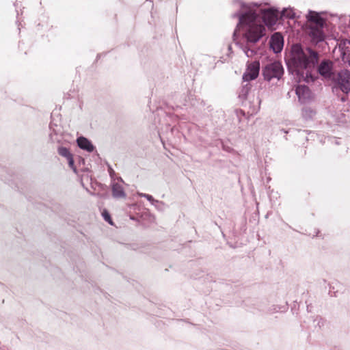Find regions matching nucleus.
Wrapping results in <instances>:
<instances>
[{
    "label": "nucleus",
    "mask_w": 350,
    "mask_h": 350,
    "mask_svg": "<svg viewBox=\"0 0 350 350\" xmlns=\"http://www.w3.org/2000/svg\"><path fill=\"white\" fill-rule=\"evenodd\" d=\"M240 11L235 14L239 23L234 34L239 36L237 44L247 57H252L258 53L256 44L265 36L266 29L261 18L258 16L255 5H245L243 1H236Z\"/></svg>",
    "instance_id": "nucleus-1"
},
{
    "label": "nucleus",
    "mask_w": 350,
    "mask_h": 350,
    "mask_svg": "<svg viewBox=\"0 0 350 350\" xmlns=\"http://www.w3.org/2000/svg\"><path fill=\"white\" fill-rule=\"evenodd\" d=\"M318 59L317 52L309 48H303L299 44H293L285 56L290 72L296 75L299 81L308 83L314 79L313 71Z\"/></svg>",
    "instance_id": "nucleus-2"
},
{
    "label": "nucleus",
    "mask_w": 350,
    "mask_h": 350,
    "mask_svg": "<svg viewBox=\"0 0 350 350\" xmlns=\"http://www.w3.org/2000/svg\"><path fill=\"white\" fill-rule=\"evenodd\" d=\"M245 5H255V10H257L258 16L260 17V14L262 15V18L264 23L269 27L275 25L278 19L279 11L274 8H265L266 3H245Z\"/></svg>",
    "instance_id": "nucleus-3"
},
{
    "label": "nucleus",
    "mask_w": 350,
    "mask_h": 350,
    "mask_svg": "<svg viewBox=\"0 0 350 350\" xmlns=\"http://www.w3.org/2000/svg\"><path fill=\"white\" fill-rule=\"evenodd\" d=\"M283 72L282 64L277 62L267 64L262 70L265 79L269 81L273 79H280Z\"/></svg>",
    "instance_id": "nucleus-4"
},
{
    "label": "nucleus",
    "mask_w": 350,
    "mask_h": 350,
    "mask_svg": "<svg viewBox=\"0 0 350 350\" xmlns=\"http://www.w3.org/2000/svg\"><path fill=\"white\" fill-rule=\"evenodd\" d=\"M345 93L350 91V72L347 70L334 75L330 79Z\"/></svg>",
    "instance_id": "nucleus-5"
},
{
    "label": "nucleus",
    "mask_w": 350,
    "mask_h": 350,
    "mask_svg": "<svg viewBox=\"0 0 350 350\" xmlns=\"http://www.w3.org/2000/svg\"><path fill=\"white\" fill-rule=\"evenodd\" d=\"M260 70L259 62H254L247 64V69L243 75V79L245 81H250L256 79Z\"/></svg>",
    "instance_id": "nucleus-6"
},
{
    "label": "nucleus",
    "mask_w": 350,
    "mask_h": 350,
    "mask_svg": "<svg viewBox=\"0 0 350 350\" xmlns=\"http://www.w3.org/2000/svg\"><path fill=\"white\" fill-rule=\"evenodd\" d=\"M295 93L298 97V100L301 103H306L312 98V93L309 88L304 85H299L296 88Z\"/></svg>",
    "instance_id": "nucleus-7"
},
{
    "label": "nucleus",
    "mask_w": 350,
    "mask_h": 350,
    "mask_svg": "<svg viewBox=\"0 0 350 350\" xmlns=\"http://www.w3.org/2000/svg\"><path fill=\"white\" fill-rule=\"evenodd\" d=\"M323 27H319L318 25H309L308 34L312 42L317 43L324 40L325 34L323 31Z\"/></svg>",
    "instance_id": "nucleus-8"
},
{
    "label": "nucleus",
    "mask_w": 350,
    "mask_h": 350,
    "mask_svg": "<svg viewBox=\"0 0 350 350\" xmlns=\"http://www.w3.org/2000/svg\"><path fill=\"white\" fill-rule=\"evenodd\" d=\"M270 47L274 51L278 53L281 52L284 46V39L281 33H275L270 39Z\"/></svg>",
    "instance_id": "nucleus-9"
},
{
    "label": "nucleus",
    "mask_w": 350,
    "mask_h": 350,
    "mask_svg": "<svg viewBox=\"0 0 350 350\" xmlns=\"http://www.w3.org/2000/svg\"><path fill=\"white\" fill-rule=\"evenodd\" d=\"M318 71L324 78L331 79L334 73L332 72V63L329 61H323L318 68Z\"/></svg>",
    "instance_id": "nucleus-10"
},
{
    "label": "nucleus",
    "mask_w": 350,
    "mask_h": 350,
    "mask_svg": "<svg viewBox=\"0 0 350 350\" xmlns=\"http://www.w3.org/2000/svg\"><path fill=\"white\" fill-rule=\"evenodd\" d=\"M307 21L310 23V25H312L314 26L318 25L319 27H323L324 20L321 16L320 14L310 10L306 15Z\"/></svg>",
    "instance_id": "nucleus-11"
},
{
    "label": "nucleus",
    "mask_w": 350,
    "mask_h": 350,
    "mask_svg": "<svg viewBox=\"0 0 350 350\" xmlns=\"http://www.w3.org/2000/svg\"><path fill=\"white\" fill-rule=\"evenodd\" d=\"M78 146L88 152H92L94 150V146L92 142L84 137H79L77 139Z\"/></svg>",
    "instance_id": "nucleus-12"
},
{
    "label": "nucleus",
    "mask_w": 350,
    "mask_h": 350,
    "mask_svg": "<svg viewBox=\"0 0 350 350\" xmlns=\"http://www.w3.org/2000/svg\"><path fill=\"white\" fill-rule=\"evenodd\" d=\"M338 49L341 53L342 59L344 61L347 60L350 53V41L345 40L342 43H340Z\"/></svg>",
    "instance_id": "nucleus-13"
},
{
    "label": "nucleus",
    "mask_w": 350,
    "mask_h": 350,
    "mask_svg": "<svg viewBox=\"0 0 350 350\" xmlns=\"http://www.w3.org/2000/svg\"><path fill=\"white\" fill-rule=\"evenodd\" d=\"M112 193L113 196L117 198H124L126 196L122 185L118 183L113 184Z\"/></svg>",
    "instance_id": "nucleus-14"
},
{
    "label": "nucleus",
    "mask_w": 350,
    "mask_h": 350,
    "mask_svg": "<svg viewBox=\"0 0 350 350\" xmlns=\"http://www.w3.org/2000/svg\"><path fill=\"white\" fill-rule=\"evenodd\" d=\"M296 17L297 14L293 8H284L280 12V18L282 19H293L295 18Z\"/></svg>",
    "instance_id": "nucleus-15"
},
{
    "label": "nucleus",
    "mask_w": 350,
    "mask_h": 350,
    "mask_svg": "<svg viewBox=\"0 0 350 350\" xmlns=\"http://www.w3.org/2000/svg\"><path fill=\"white\" fill-rule=\"evenodd\" d=\"M137 195L140 197H144V198H146L151 203L152 205L156 204H162V201H159L157 200H154L153 198V197L149 194L138 192Z\"/></svg>",
    "instance_id": "nucleus-16"
},
{
    "label": "nucleus",
    "mask_w": 350,
    "mask_h": 350,
    "mask_svg": "<svg viewBox=\"0 0 350 350\" xmlns=\"http://www.w3.org/2000/svg\"><path fill=\"white\" fill-rule=\"evenodd\" d=\"M58 153L65 157L66 159L72 156L68 148L65 147H60L58 148Z\"/></svg>",
    "instance_id": "nucleus-17"
},
{
    "label": "nucleus",
    "mask_w": 350,
    "mask_h": 350,
    "mask_svg": "<svg viewBox=\"0 0 350 350\" xmlns=\"http://www.w3.org/2000/svg\"><path fill=\"white\" fill-rule=\"evenodd\" d=\"M102 216L103 217V219L107 221L109 224H110L111 225L113 224V222H112V220L111 219V217H110V215L109 213H108L107 211L106 210H104L103 212H102Z\"/></svg>",
    "instance_id": "nucleus-18"
},
{
    "label": "nucleus",
    "mask_w": 350,
    "mask_h": 350,
    "mask_svg": "<svg viewBox=\"0 0 350 350\" xmlns=\"http://www.w3.org/2000/svg\"><path fill=\"white\" fill-rule=\"evenodd\" d=\"M303 114L305 116L312 117L315 114V111L309 108H305L303 111Z\"/></svg>",
    "instance_id": "nucleus-19"
},
{
    "label": "nucleus",
    "mask_w": 350,
    "mask_h": 350,
    "mask_svg": "<svg viewBox=\"0 0 350 350\" xmlns=\"http://www.w3.org/2000/svg\"><path fill=\"white\" fill-rule=\"evenodd\" d=\"M69 167L73 170L75 173L77 172V168L74 164V160L72 156L67 159Z\"/></svg>",
    "instance_id": "nucleus-20"
},
{
    "label": "nucleus",
    "mask_w": 350,
    "mask_h": 350,
    "mask_svg": "<svg viewBox=\"0 0 350 350\" xmlns=\"http://www.w3.org/2000/svg\"><path fill=\"white\" fill-rule=\"evenodd\" d=\"M152 205L159 211H163L165 207V204L163 202H162V204H156Z\"/></svg>",
    "instance_id": "nucleus-21"
}]
</instances>
